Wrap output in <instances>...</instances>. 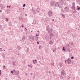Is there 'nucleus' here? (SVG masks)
<instances>
[{
    "label": "nucleus",
    "instance_id": "f257e3e1",
    "mask_svg": "<svg viewBox=\"0 0 80 80\" xmlns=\"http://www.w3.org/2000/svg\"><path fill=\"white\" fill-rule=\"evenodd\" d=\"M61 76L60 75V77H62V78H63V76H65V75L66 74L65 70H62L61 72Z\"/></svg>",
    "mask_w": 80,
    "mask_h": 80
},
{
    "label": "nucleus",
    "instance_id": "f03ea898",
    "mask_svg": "<svg viewBox=\"0 0 80 80\" xmlns=\"http://www.w3.org/2000/svg\"><path fill=\"white\" fill-rule=\"evenodd\" d=\"M48 15L49 17H52L53 16V12L52 11L50 10L48 12Z\"/></svg>",
    "mask_w": 80,
    "mask_h": 80
},
{
    "label": "nucleus",
    "instance_id": "7ed1b4c3",
    "mask_svg": "<svg viewBox=\"0 0 80 80\" xmlns=\"http://www.w3.org/2000/svg\"><path fill=\"white\" fill-rule=\"evenodd\" d=\"M72 5H73L72 7V9L73 10H75V3L73 2L72 3Z\"/></svg>",
    "mask_w": 80,
    "mask_h": 80
},
{
    "label": "nucleus",
    "instance_id": "20e7f679",
    "mask_svg": "<svg viewBox=\"0 0 80 80\" xmlns=\"http://www.w3.org/2000/svg\"><path fill=\"white\" fill-rule=\"evenodd\" d=\"M25 38H25V37L24 36H23L22 38V39H20V41H21V42L22 43H23L25 41Z\"/></svg>",
    "mask_w": 80,
    "mask_h": 80
},
{
    "label": "nucleus",
    "instance_id": "39448f33",
    "mask_svg": "<svg viewBox=\"0 0 80 80\" xmlns=\"http://www.w3.org/2000/svg\"><path fill=\"white\" fill-rule=\"evenodd\" d=\"M71 62H72L71 59H70V58H69L67 60V63H68V64H71Z\"/></svg>",
    "mask_w": 80,
    "mask_h": 80
},
{
    "label": "nucleus",
    "instance_id": "423d86ee",
    "mask_svg": "<svg viewBox=\"0 0 80 80\" xmlns=\"http://www.w3.org/2000/svg\"><path fill=\"white\" fill-rule=\"evenodd\" d=\"M55 2L54 1H52L51 3V5L52 6H55Z\"/></svg>",
    "mask_w": 80,
    "mask_h": 80
},
{
    "label": "nucleus",
    "instance_id": "0eeeda50",
    "mask_svg": "<svg viewBox=\"0 0 80 80\" xmlns=\"http://www.w3.org/2000/svg\"><path fill=\"white\" fill-rule=\"evenodd\" d=\"M54 6L55 7H59V3L57 2L55 4Z\"/></svg>",
    "mask_w": 80,
    "mask_h": 80
},
{
    "label": "nucleus",
    "instance_id": "6e6552de",
    "mask_svg": "<svg viewBox=\"0 0 80 80\" xmlns=\"http://www.w3.org/2000/svg\"><path fill=\"white\" fill-rule=\"evenodd\" d=\"M64 11L66 12H68V8L67 7H66L64 8Z\"/></svg>",
    "mask_w": 80,
    "mask_h": 80
},
{
    "label": "nucleus",
    "instance_id": "1a4fd4ad",
    "mask_svg": "<svg viewBox=\"0 0 80 80\" xmlns=\"http://www.w3.org/2000/svg\"><path fill=\"white\" fill-rule=\"evenodd\" d=\"M50 29V27H49V25L47 26L46 27V30L48 32V31Z\"/></svg>",
    "mask_w": 80,
    "mask_h": 80
},
{
    "label": "nucleus",
    "instance_id": "9d476101",
    "mask_svg": "<svg viewBox=\"0 0 80 80\" xmlns=\"http://www.w3.org/2000/svg\"><path fill=\"white\" fill-rule=\"evenodd\" d=\"M48 32V33H50V32H53V29H52V28H51L49 30Z\"/></svg>",
    "mask_w": 80,
    "mask_h": 80
},
{
    "label": "nucleus",
    "instance_id": "9b49d317",
    "mask_svg": "<svg viewBox=\"0 0 80 80\" xmlns=\"http://www.w3.org/2000/svg\"><path fill=\"white\" fill-rule=\"evenodd\" d=\"M32 62L34 64H35V63H37V61L36 59H35L34 60H33Z\"/></svg>",
    "mask_w": 80,
    "mask_h": 80
},
{
    "label": "nucleus",
    "instance_id": "f8f14e48",
    "mask_svg": "<svg viewBox=\"0 0 80 80\" xmlns=\"http://www.w3.org/2000/svg\"><path fill=\"white\" fill-rule=\"evenodd\" d=\"M34 38H35V36H32L31 38H30L31 39H32V40H33V41H34Z\"/></svg>",
    "mask_w": 80,
    "mask_h": 80
},
{
    "label": "nucleus",
    "instance_id": "ddd939ff",
    "mask_svg": "<svg viewBox=\"0 0 80 80\" xmlns=\"http://www.w3.org/2000/svg\"><path fill=\"white\" fill-rule=\"evenodd\" d=\"M49 35L50 37H52V36H54V35L52 32H51L49 33Z\"/></svg>",
    "mask_w": 80,
    "mask_h": 80
},
{
    "label": "nucleus",
    "instance_id": "4468645a",
    "mask_svg": "<svg viewBox=\"0 0 80 80\" xmlns=\"http://www.w3.org/2000/svg\"><path fill=\"white\" fill-rule=\"evenodd\" d=\"M36 11L38 13H39L40 12V9L39 8H38L36 10Z\"/></svg>",
    "mask_w": 80,
    "mask_h": 80
},
{
    "label": "nucleus",
    "instance_id": "2eb2a0df",
    "mask_svg": "<svg viewBox=\"0 0 80 80\" xmlns=\"http://www.w3.org/2000/svg\"><path fill=\"white\" fill-rule=\"evenodd\" d=\"M16 73V75H19V71H17L16 72V73Z\"/></svg>",
    "mask_w": 80,
    "mask_h": 80
},
{
    "label": "nucleus",
    "instance_id": "dca6fc26",
    "mask_svg": "<svg viewBox=\"0 0 80 80\" xmlns=\"http://www.w3.org/2000/svg\"><path fill=\"white\" fill-rule=\"evenodd\" d=\"M53 43L52 42V41H49V44L50 45H53Z\"/></svg>",
    "mask_w": 80,
    "mask_h": 80
},
{
    "label": "nucleus",
    "instance_id": "f3484780",
    "mask_svg": "<svg viewBox=\"0 0 80 80\" xmlns=\"http://www.w3.org/2000/svg\"><path fill=\"white\" fill-rule=\"evenodd\" d=\"M9 26H10V27H11V26H12V22H9Z\"/></svg>",
    "mask_w": 80,
    "mask_h": 80
},
{
    "label": "nucleus",
    "instance_id": "a211bd4d",
    "mask_svg": "<svg viewBox=\"0 0 80 80\" xmlns=\"http://www.w3.org/2000/svg\"><path fill=\"white\" fill-rule=\"evenodd\" d=\"M30 50V49H29V48H28L27 49V52H28V51Z\"/></svg>",
    "mask_w": 80,
    "mask_h": 80
},
{
    "label": "nucleus",
    "instance_id": "6ab92c4d",
    "mask_svg": "<svg viewBox=\"0 0 80 80\" xmlns=\"http://www.w3.org/2000/svg\"><path fill=\"white\" fill-rule=\"evenodd\" d=\"M77 7L78 8V9H77L78 10H80V7H79L78 6H77Z\"/></svg>",
    "mask_w": 80,
    "mask_h": 80
},
{
    "label": "nucleus",
    "instance_id": "aec40b11",
    "mask_svg": "<svg viewBox=\"0 0 80 80\" xmlns=\"http://www.w3.org/2000/svg\"><path fill=\"white\" fill-rule=\"evenodd\" d=\"M68 51L69 53L70 52V48L68 49Z\"/></svg>",
    "mask_w": 80,
    "mask_h": 80
},
{
    "label": "nucleus",
    "instance_id": "412c9836",
    "mask_svg": "<svg viewBox=\"0 0 80 80\" xmlns=\"http://www.w3.org/2000/svg\"><path fill=\"white\" fill-rule=\"evenodd\" d=\"M77 12L76 11H74L73 12V13H77Z\"/></svg>",
    "mask_w": 80,
    "mask_h": 80
},
{
    "label": "nucleus",
    "instance_id": "4be33fe9",
    "mask_svg": "<svg viewBox=\"0 0 80 80\" xmlns=\"http://www.w3.org/2000/svg\"><path fill=\"white\" fill-rule=\"evenodd\" d=\"M62 50H64V51H65V47H63Z\"/></svg>",
    "mask_w": 80,
    "mask_h": 80
},
{
    "label": "nucleus",
    "instance_id": "5701e85b",
    "mask_svg": "<svg viewBox=\"0 0 80 80\" xmlns=\"http://www.w3.org/2000/svg\"><path fill=\"white\" fill-rule=\"evenodd\" d=\"M35 22V21H33V24H37V23Z\"/></svg>",
    "mask_w": 80,
    "mask_h": 80
},
{
    "label": "nucleus",
    "instance_id": "b1692460",
    "mask_svg": "<svg viewBox=\"0 0 80 80\" xmlns=\"http://www.w3.org/2000/svg\"><path fill=\"white\" fill-rule=\"evenodd\" d=\"M41 48H42V46L41 45L39 46V48L40 49H41Z\"/></svg>",
    "mask_w": 80,
    "mask_h": 80
},
{
    "label": "nucleus",
    "instance_id": "393cba45",
    "mask_svg": "<svg viewBox=\"0 0 80 80\" xmlns=\"http://www.w3.org/2000/svg\"><path fill=\"white\" fill-rule=\"evenodd\" d=\"M74 58V57L73 56H72L71 57V59L72 60H73Z\"/></svg>",
    "mask_w": 80,
    "mask_h": 80
},
{
    "label": "nucleus",
    "instance_id": "a878e982",
    "mask_svg": "<svg viewBox=\"0 0 80 80\" xmlns=\"http://www.w3.org/2000/svg\"><path fill=\"white\" fill-rule=\"evenodd\" d=\"M12 64L13 65H14V66H15V62H13L12 63Z\"/></svg>",
    "mask_w": 80,
    "mask_h": 80
},
{
    "label": "nucleus",
    "instance_id": "bb28decb",
    "mask_svg": "<svg viewBox=\"0 0 80 80\" xmlns=\"http://www.w3.org/2000/svg\"><path fill=\"white\" fill-rule=\"evenodd\" d=\"M0 52H2V48H0Z\"/></svg>",
    "mask_w": 80,
    "mask_h": 80
},
{
    "label": "nucleus",
    "instance_id": "cd10ccee",
    "mask_svg": "<svg viewBox=\"0 0 80 80\" xmlns=\"http://www.w3.org/2000/svg\"><path fill=\"white\" fill-rule=\"evenodd\" d=\"M67 47H68V48H69V47H70V46H69V44H67Z\"/></svg>",
    "mask_w": 80,
    "mask_h": 80
},
{
    "label": "nucleus",
    "instance_id": "c85d7f7f",
    "mask_svg": "<svg viewBox=\"0 0 80 80\" xmlns=\"http://www.w3.org/2000/svg\"><path fill=\"white\" fill-rule=\"evenodd\" d=\"M13 71L14 72H15V73H16V70H15V69H14L13 70Z\"/></svg>",
    "mask_w": 80,
    "mask_h": 80
},
{
    "label": "nucleus",
    "instance_id": "c756f323",
    "mask_svg": "<svg viewBox=\"0 0 80 80\" xmlns=\"http://www.w3.org/2000/svg\"><path fill=\"white\" fill-rule=\"evenodd\" d=\"M2 29V25H0V29Z\"/></svg>",
    "mask_w": 80,
    "mask_h": 80
},
{
    "label": "nucleus",
    "instance_id": "7c9ffc66",
    "mask_svg": "<svg viewBox=\"0 0 80 80\" xmlns=\"http://www.w3.org/2000/svg\"><path fill=\"white\" fill-rule=\"evenodd\" d=\"M11 73H12V74H13V71H11Z\"/></svg>",
    "mask_w": 80,
    "mask_h": 80
},
{
    "label": "nucleus",
    "instance_id": "2f4dec72",
    "mask_svg": "<svg viewBox=\"0 0 80 80\" xmlns=\"http://www.w3.org/2000/svg\"><path fill=\"white\" fill-rule=\"evenodd\" d=\"M6 21H8V18H6Z\"/></svg>",
    "mask_w": 80,
    "mask_h": 80
},
{
    "label": "nucleus",
    "instance_id": "473e14b6",
    "mask_svg": "<svg viewBox=\"0 0 80 80\" xmlns=\"http://www.w3.org/2000/svg\"><path fill=\"white\" fill-rule=\"evenodd\" d=\"M25 6H26V5H25V4H24L23 5V7H25Z\"/></svg>",
    "mask_w": 80,
    "mask_h": 80
},
{
    "label": "nucleus",
    "instance_id": "72a5a7b5",
    "mask_svg": "<svg viewBox=\"0 0 80 80\" xmlns=\"http://www.w3.org/2000/svg\"><path fill=\"white\" fill-rule=\"evenodd\" d=\"M51 65H53V62L51 63Z\"/></svg>",
    "mask_w": 80,
    "mask_h": 80
},
{
    "label": "nucleus",
    "instance_id": "f704fd0d",
    "mask_svg": "<svg viewBox=\"0 0 80 80\" xmlns=\"http://www.w3.org/2000/svg\"><path fill=\"white\" fill-rule=\"evenodd\" d=\"M37 43L38 44H39V42L38 41L37 42Z\"/></svg>",
    "mask_w": 80,
    "mask_h": 80
},
{
    "label": "nucleus",
    "instance_id": "c9c22d12",
    "mask_svg": "<svg viewBox=\"0 0 80 80\" xmlns=\"http://www.w3.org/2000/svg\"><path fill=\"white\" fill-rule=\"evenodd\" d=\"M36 37H38V35H37V34H36Z\"/></svg>",
    "mask_w": 80,
    "mask_h": 80
},
{
    "label": "nucleus",
    "instance_id": "e433bc0d",
    "mask_svg": "<svg viewBox=\"0 0 80 80\" xmlns=\"http://www.w3.org/2000/svg\"><path fill=\"white\" fill-rule=\"evenodd\" d=\"M2 57H3V58L5 57V56L4 55V54H3V55H2Z\"/></svg>",
    "mask_w": 80,
    "mask_h": 80
},
{
    "label": "nucleus",
    "instance_id": "4c0bfd02",
    "mask_svg": "<svg viewBox=\"0 0 80 80\" xmlns=\"http://www.w3.org/2000/svg\"><path fill=\"white\" fill-rule=\"evenodd\" d=\"M2 71H1V72H0V75H2Z\"/></svg>",
    "mask_w": 80,
    "mask_h": 80
},
{
    "label": "nucleus",
    "instance_id": "58836bf2",
    "mask_svg": "<svg viewBox=\"0 0 80 80\" xmlns=\"http://www.w3.org/2000/svg\"><path fill=\"white\" fill-rule=\"evenodd\" d=\"M64 16H65V15H64L63 14H62V17H64Z\"/></svg>",
    "mask_w": 80,
    "mask_h": 80
},
{
    "label": "nucleus",
    "instance_id": "ea45409f",
    "mask_svg": "<svg viewBox=\"0 0 80 80\" xmlns=\"http://www.w3.org/2000/svg\"><path fill=\"white\" fill-rule=\"evenodd\" d=\"M65 63H67V60H65Z\"/></svg>",
    "mask_w": 80,
    "mask_h": 80
},
{
    "label": "nucleus",
    "instance_id": "a19ab883",
    "mask_svg": "<svg viewBox=\"0 0 80 80\" xmlns=\"http://www.w3.org/2000/svg\"><path fill=\"white\" fill-rule=\"evenodd\" d=\"M37 32H38H38H40V31L39 30H38L37 31Z\"/></svg>",
    "mask_w": 80,
    "mask_h": 80
},
{
    "label": "nucleus",
    "instance_id": "79ce46f5",
    "mask_svg": "<svg viewBox=\"0 0 80 80\" xmlns=\"http://www.w3.org/2000/svg\"><path fill=\"white\" fill-rule=\"evenodd\" d=\"M37 40H38V37L36 38Z\"/></svg>",
    "mask_w": 80,
    "mask_h": 80
},
{
    "label": "nucleus",
    "instance_id": "37998d69",
    "mask_svg": "<svg viewBox=\"0 0 80 80\" xmlns=\"http://www.w3.org/2000/svg\"><path fill=\"white\" fill-rule=\"evenodd\" d=\"M3 68H5V66H3Z\"/></svg>",
    "mask_w": 80,
    "mask_h": 80
},
{
    "label": "nucleus",
    "instance_id": "c03bdc74",
    "mask_svg": "<svg viewBox=\"0 0 80 80\" xmlns=\"http://www.w3.org/2000/svg\"><path fill=\"white\" fill-rule=\"evenodd\" d=\"M25 16L26 17H27V14H26L25 15Z\"/></svg>",
    "mask_w": 80,
    "mask_h": 80
},
{
    "label": "nucleus",
    "instance_id": "a18cd8bd",
    "mask_svg": "<svg viewBox=\"0 0 80 80\" xmlns=\"http://www.w3.org/2000/svg\"><path fill=\"white\" fill-rule=\"evenodd\" d=\"M2 12V10H0V12Z\"/></svg>",
    "mask_w": 80,
    "mask_h": 80
},
{
    "label": "nucleus",
    "instance_id": "49530a36",
    "mask_svg": "<svg viewBox=\"0 0 80 80\" xmlns=\"http://www.w3.org/2000/svg\"><path fill=\"white\" fill-rule=\"evenodd\" d=\"M26 34H27V33H28V32H26Z\"/></svg>",
    "mask_w": 80,
    "mask_h": 80
},
{
    "label": "nucleus",
    "instance_id": "de8ad7c7",
    "mask_svg": "<svg viewBox=\"0 0 80 80\" xmlns=\"http://www.w3.org/2000/svg\"><path fill=\"white\" fill-rule=\"evenodd\" d=\"M7 8H8L9 7H8V6H7Z\"/></svg>",
    "mask_w": 80,
    "mask_h": 80
},
{
    "label": "nucleus",
    "instance_id": "09e8293b",
    "mask_svg": "<svg viewBox=\"0 0 80 80\" xmlns=\"http://www.w3.org/2000/svg\"><path fill=\"white\" fill-rule=\"evenodd\" d=\"M28 67H30V65H28Z\"/></svg>",
    "mask_w": 80,
    "mask_h": 80
},
{
    "label": "nucleus",
    "instance_id": "8fccbe9b",
    "mask_svg": "<svg viewBox=\"0 0 80 80\" xmlns=\"http://www.w3.org/2000/svg\"><path fill=\"white\" fill-rule=\"evenodd\" d=\"M60 49V48L58 47V49Z\"/></svg>",
    "mask_w": 80,
    "mask_h": 80
},
{
    "label": "nucleus",
    "instance_id": "3c124183",
    "mask_svg": "<svg viewBox=\"0 0 80 80\" xmlns=\"http://www.w3.org/2000/svg\"><path fill=\"white\" fill-rule=\"evenodd\" d=\"M42 59H43V57H42Z\"/></svg>",
    "mask_w": 80,
    "mask_h": 80
},
{
    "label": "nucleus",
    "instance_id": "603ef678",
    "mask_svg": "<svg viewBox=\"0 0 80 80\" xmlns=\"http://www.w3.org/2000/svg\"><path fill=\"white\" fill-rule=\"evenodd\" d=\"M10 7H11V6H9V8H10Z\"/></svg>",
    "mask_w": 80,
    "mask_h": 80
},
{
    "label": "nucleus",
    "instance_id": "864d4df0",
    "mask_svg": "<svg viewBox=\"0 0 80 80\" xmlns=\"http://www.w3.org/2000/svg\"><path fill=\"white\" fill-rule=\"evenodd\" d=\"M52 20V21H54V20L53 19Z\"/></svg>",
    "mask_w": 80,
    "mask_h": 80
},
{
    "label": "nucleus",
    "instance_id": "5fc2aeb1",
    "mask_svg": "<svg viewBox=\"0 0 80 80\" xmlns=\"http://www.w3.org/2000/svg\"><path fill=\"white\" fill-rule=\"evenodd\" d=\"M68 31L69 32H70V30H68Z\"/></svg>",
    "mask_w": 80,
    "mask_h": 80
},
{
    "label": "nucleus",
    "instance_id": "6e6d98bb",
    "mask_svg": "<svg viewBox=\"0 0 80 80\" xmlns=\"http://www.w3.org/2000/svg\"><path fill=\"white\" fill-rule=\"evenodd\" d=\"M31 67V68H32V66H30Z\"/></svg>",
    "mask_w": 80,
    "mask_h": 80
},
{
    "label": "nucleus",
    "instance_id": "4d7b16f0",
    "mask_svg": "<svg viewBox=\"0 0 80 80\" xmlns=\"http://www.w3.org/2000/svg\"><path fill=\"white\" fill-rule=\"evenodd\" d=\"M26 76H27V74H26Z\"/></svg>",
    "mask_w": 80,
    "mask_h": 80
},
{
    "label": "nucleus",
    "instance_id": "13d9d810",
    "mask_svg": "<svg viewBox=\"0 0 80 80\" xmlns=\"http://www.w3.org/2000/svg\"><path fill=\"white\" fill-rule=\"evenodd\" d=\"M18 55H20V54H19V52H18Z\"/></svg>",
    "mask_w": 80,
    "mask_h": 80
},
{
    "label": "nucleus",
    "instance_id": "bf43d9fd",
    "mask_svg": "<svg viewBox=\"0 0 80 80\" xmlns=\"http://www.w3.org/2000/svg\"><path fill=\"white\" fill-rule=\"evenodd\" d=\"M23 27V25H22V27Z\"/></svg>",
    "mask_w": 80,
    "mask_h": 80
},
{
    "label": "nucleus",
    "instance_id": "052dcab7",
    "mask_svg": "<svg viewBox=\"0 0 80 80\" xmlns=\"http://www.w3.org/2000/svg\"><path fill=\"white\" fill-rule=\"evenodd\" d=\"M53 52H55V51H53Z\"/></svg>",
    "mask_w": 80,
    "mask_h": 80
},
{
    "label": "nucleus",
    "instance_id": "680f3d73",
    "mask_svg": "<svg viewBox=\"0 0 80 80\" xmlns=\"http://www.w3.org/2000/svg\"><path fill=\"white\" fill-rule=\"evenodd\" d=\"M19 10H20V9H21V8H19Z\"/></svg>",
    "mask_w": 80,
    "mask_h": 80
},
{
    "label": "nucleus",
    "instance_id": "e2e57ef3",
    "mask_svg": "<svg viewBox=\"0 0 80 80\" xmlns=\"http://www.w3.org/2000/svg\"><path fill=\"white\" fill-rule=\"evenodd\" d=\"M31 32H33V31H31Z\"/></svg>",
    "mask_w": 80,
    "mask_h": 80
},
{
    "label": "nucleus",
    "instance_id": "0e129e2a",
    "mask_svg": "<svg viewBox=\"0 0 80 80\" xmlns=\"http://www.w3.org/2000/svg\"><path fill=\"white\" fill-rule=\"evenodd\" d=\"M2 72V71H1V70H0V72Z\"/></svg>",
    "mask_w": 80,
    "mask_h": 80
},
{
    "label": "nucleus",
    "instance_id": "69168bd1",
    "mask_svg": "<svg viewBox=\"0 0 80 80\" xmlns=\"http://www.w3.org/2000/svg\"><path fill=\"white\" fill-rule=\"evenodd\" d=\"M55 50H57V49H55Z\"/></svg>",
    "mask_w": 80,
    "mask_h": 80
},
{
    "label": "nucleus",
    "instance_id": "338daca9",
    "mask_svg": "<svg viewBox=\"0 0 80 80\" xmlns=\"http://www.w3.org/2000/svg\"><path fill=\"white\" fill-rule=\"evenodd\" d=\"M25 29H26V28H25Z\"/></svg>",
    "mask_w": 80,
    "mask_h": 80
},
{
    "label": "nucleus",
    "instance_id": "774afa93",
    "mask_svg": "<svg viewBox=\"0 0 80 80\" xmlns=\"http://www.w3.org/2000/svg\"><path fill=\"white\" fill-rule=\"evenodd\" d=\"M4 51H5V50H4Z\"/></svg>",
    "mask_w": 80,
    "mask_h": 80
}]
</instances>
